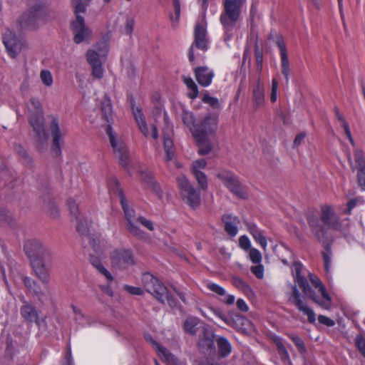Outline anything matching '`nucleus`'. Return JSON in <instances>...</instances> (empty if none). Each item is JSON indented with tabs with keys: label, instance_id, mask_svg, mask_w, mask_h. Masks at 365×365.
I'll list each match as a JSON object with an SVG mask.
<instances>
[{
	"label": "nucleus",
	"instance_id": "1",
	"mask_svg": "<svg viewBox=\"0 0 365 365\" xmlns=\"http://www.w3.org/2000/svg\"><path fill=\"white\" fill-rule=\"evenodd\" d=\"M101 115L104 121L108 123L106 129L107 134L109 137L110 143L113 148V152L116 158H118L121 165L126 168L129 163V153L124 142L115 135L110 123L113 121L112 104L109 98L104 96L101 103Z\"/></svg>",
	"mask_w": 365,
	"mask_h": 365
},
{
	"label": "nucleus",
	"instance_id": "2",
	"mask_svg": "<svg viewBox=\"0 0 365 365\" xmlns=\"http://www.w3.org/2000/svg\"><path fill=\"white\" fill-rule=\"evenodd\" d=\"M29 122L34 133V140L36 149L44 151L48 147V134L44 125L43 109L40 101L31 98L28 105Z\"/></svg>",
	"mask_w": 365,
	"mask_h": 365
},
{
	"label": "nucleus",
	"instance_id": "3",
	"mask_svg": "<svg viewBox=\"0 0 365 365\" xmlns=\"http://www.w3.org/2000/svg\"><path fill=\"white\" fill-rule=\"evenodd\" d=\"M246 0H224L220 21L224 31V40L230 41L236 34L241 20V9Z\"/></svg>",
	"mask_w": 365,
	"mask_h": 365
},
{
	"label": "nucleus",
	"instance_id": "4",
	"mask_svg": "<svg viewBox=\"0 0 365 365\" xmlns=\"http://www.w3.org/2000/svg\"><path fill=\"white\" fill-rule=\"evenodd\" d=\"M308 222L317 238L321 241L326 235L327 229L339 230L341 225L334 209L331 205H324L321 207L320 220L317 217L311 215Z\"/></svg>",
	"mask_w": 365,
	"mask_h": 365
},
{
	"label": "nucleus",
	"instance_id": "5",
	"mask_svg": "<svg viewBox=\"0 0 365 365\" xmlns=\"http://www.w3.org/2000/svg\"><path fill=\"white\" fill-rule=\"evenodd\" d=\"M120 199L126 220L128 231L130 235L139 240H146L148 236L140 228L139 225H141L149 231H153L155 230L153 222L143 216H136L134 210L128 206L122 192H120Z\"/></svg>",
	"mask_w": 365,
	"mask_h": 365
},
{
	"label": "nucleus",
	"instance_id": "6",
	"mask_svg": "<svg viewBox=\"0 0 365 365\" xmlns=\"http://www.w3.org/2000/svg\"><path fill=\"white\" fill-rule=\"evenodd\" d=\"M142 283L145 289L151 294L158 301L167 304L170 307L177 304L175 299L170 295L167 287L156 277L150 273L142 276Z\"/></svg>",
	"mask_w": 365,
	"mask_h": 365
},
{
	"label": "nucleus",
	"instance_id": "7",
	"mask_svg": "<svg viewBox=\"0 0 365 365\" xmlns=\"http://www.w3.org/2000/svg\"><path fill=\"white\" fill-rule=\"evenodd\" d=\"M72 5L74 7L76 20L71 24L73 34V41L76 43H81L88 41L92 36V32L85 24V20L80 14L86 12V6L81 4V0H72Z\"/></svg>",
	"mask_w": 365,
	"mask_h": 365
},
{
	"label": "nucleus",
	"instance_id": "8",
	"mask_svg": "<svg viewBox=\"0 0 365 365\" xmlns=\"http://www.w3.org/2000/svg\"><path fill=\"white\" fill-rule=\"evenodd\" d=\"M72 5L74 7L76 20L71 24L73 34V41L76 43H81L88 41L92 36V32L85 24V20L80 14L86 12V6L81 4V0H72Z\"/></svg>",
	"mask_w": 365,
	"mask_h": 365
},
{
	"label": "nucleus",
	"instance_id": "9",
	"mask_svg": "<svg viewBox=\"0 0 365 365\" xmlns=\"http://www.w3.org/2000/svg\"><path fill=\"white\" fill-rule=\"evenodd\" d=\"M47 21V13L41 6L31 7L19 19L17 26L19 30L34 31Z\"/></svg>",
	"mask_w": 365,
	"mask_h": 365
},
{
	"label": "nucleus",
	"instance_id": "10",
	"mask_svg": "<svg viewBox=\"0 0 365 365\" xmlns=\"http://www.w3.org/2000/svg\"><path fill=\"white\" fill-rule=\"evenodd\" d=\"M108 46L106 42L97 43L94 48L89 49L86 53V58L89 65L91 66V74L94 78H102L104 70L103 63L106 61Z\"/></svg>",
	"mask_w": 365,
	"mask_h": 365
},
{
	"label": "nucleus",
	"instance_id": "11",
	"mask_svg": "<svg viewBox=\"0 0 365 365\" xmlns=\"http://www.w3.org/2000/svg\"><path fill=\"white\" fill-rule=\"evenodd\" d=\"M48 130L52 138L51 152L54 157L61 154V144L63 137L67 133L66 128L61 123L60 118L57 115H50Z\"/></svg>",
	"mask_w": 365,
	"mask_h": 365
},
{
	"label": "nucleus",
	"instance_id": "12",
	"mask_svg": "<svg viewBox=\"0 0 365 365\" xmlns=\"http://www.w3.org/2000/svg\"><path fill=\"white\" fill-rule=\"evenodd\" d=\"M24 252L31 264L45 261L51 257L50 250L41 241L36 238H30L25 241Z\"/></svg>",
	"mask_w": 365,
	"mask_h": 365
},
{
	"label": "nucleus",
	"instance_id": "13",
	"mask_svg": "<svg viewBox=\"0 0 365 365\" xmlns=\"http://www.w3.org/2000/svg\"><path fill=\"white\" fill-rule=\"evenodd\" d=\"M177 181L183 202L193 210L199 207L201 203L200 191L195 188L185 176L179 177Z\"/></svg>",
	"mask_w": 365,
	"mask_h": 365
},
{
	"label": "nucleus",
	"instance_id": "14",
	"mask_svg": "<svg viewBox=\"0 0 365 365\" xmlns=\"http://www.w3.org/2000/svg\"><path fill=\"white\" fill-rule=\"evenodd\" d=\"M216 177L233 194L240 198H247V192L232 172L225 168L219 169Z\"/></svg>",
	"mask_w": 365,
	"mask_h": 365
},
{
	"label": "nucleus",
	"instance_id": "15",
	"mask_svg": "<svg viewBox=\"0 0 365 365\" xmlns=\"http://www.w3.org/2000/svg\"><path fill=\"white\" fill-rule=\"evenodd\" d=\"M194 35L195 41L191 45L188 53L190 62H193L195 58V48H198L202 52L206 51L208 48V43L206 38V25L205 22L201 21L196 24Z\"/></svg>",
	"mask_w": 365,
	"mask_h": 365
},
{
	"label": "nucleus",
	"instance_id": "16",
	"mask_svg": "<svg viewBox=\"0 0 365 365\" xmlns=\"http://www.w3.org/2000/svg\"><path fill=\"white\" fill-rule=\"evenodd\" d=\"M112 266L115 268L124 269L135 264L133 251L130 249H116L110 255Z\"/></svg>",
	"mask_w": 365,
	"mask_h": 365
},
{
	"label": "nucleus",
	"instance_id": "17",
	"mask_svg": "<svg viewBox=\"0 0 365 365\" xmlns=\"http://www.w3.org/2000/svg\"><path fill=\"white\" fill-rule=\"evenodd\" d=\"M309 279L312 284V285L315 288L319 289V292L321 293L322 296V299H319L316 295L315 292L312 289V293L311 294H304L307 297L313 300L315 303H317L319 306L324 309H329L331 305V298L327 293L324 286L322 284L320 279L316 277L315 275L309 273Z\"/></svg>",
	"mask_w": 365,
	"mask_h": 365
},
{
	"label": "nucleus",
	"instance_id": "18",
	"mask_svg": "<svg viewBox=\"0 0 365 365\" xmlns=\"http://www.w3.org/2000/svg\"><path fill=\"white\" fill-rule=\"evenodd\" d=\"M3 43L9 56L11 58H16L24 47V41L10 29H6L5 31Z\"/></svg>",
	"mask_w": 365,
	"mask_h": 365
},
{
	"label": "nucleus",
	"instance_id": "19",
	"mask_svg": "<svg viewBox=\"0 0 365 365\" xmlns=\"http://www.w3.org/2000/svg\"><path fill=\"white\" fill-rule=\"evenodd\" d=\"M218 118L214 115H207L197 124L193 132V137H200L214 135L217 130Z\"/></svg>",
	"mask_w": 365,
	"mask_h": 365
},
{
	"label": "nucleus",
	"instance_id": "20",
	"mask_svg": "<svg viewBox=\"0 0 365 365\" xmlns=\"http://www.w3.org/2000/svg\"><path fill=\"white\" fill-rule=\"evenodd\" d=\"M67 206L71 217L77 223L78 232L82 235L87 234L91 225V221L81 216L78 210V205L75 200L69 199L67 202Z\"/></svg>",
	"mask_w": 365,
	"mask_h": 365
},
{
	"label": "nucleus",
	"instance_id": "21",
	"mask_svg": "<svg viewBox=\"0 0 365 365\" xmlns=\"http://www.w3.org/2000/svg\"><path fill=\"white\" fill-rule=\"evenodd\" d=\"M292 293L290 295L289 300L304 314L307 316V319L309 323H314L316 321V314L314 312L305 304L301 297V294L295 285L291 286Z\"/></svg>",
	"mask_w": 365,
	"mask_h": 365
},
{
	"label": "nucleus",
	"instance_id": "22",
	"mask_svg": "<svg viewBox=\"0 0 365 365\" xmlns=\"http://www.w3.org/2000/svg\"><path fill=\"white\" fill-rule=\"evenodd\" d=\"M133 113L139 129L143 135L145 137H149L150 135L152 138L157 139L158 137L157 127L153 124L151 125V133L150 132L141 109L139 108H133Z\"/></svg>",
	"mask_w": 365,
	"mask_h": 365
},
{
	"label": "nucleus",
	"instance_id": "23",
	"mask_svg": "<svg viewBox=\"0 0 365 365\" xmlns=\"http://www.w3.org/2000/svg\"><path fill=\"white\" fill-rule=\"evenodd\" d=\"M303 265L299 262H295L292 266V272L294 277L295 283L298 284L299 288L302 290L304 294H311L312 289L309 286L304 275L302 274Z\"/></svg>",
	"mask_w": 365,
	"mask_h": 365
},
{
	"label": "nucleus",
	"instance_id": "24",
	"mask_svg": "<svg viewBox=\"0 0 365 365\" xmlns=\"http://www.w3.org/2000/svg\"><path fill=\"white\" fill-rule=\"evenodd\" d=\"M194 73L197 83L203 86H209L215 76L213 71L207 66H199L194 69Z\"/></svg>",
	"mask_w": 365,
	"mask_h": 365
},
{
	"label": "nucleus",
	"instance_id": "25",
	"mask_svg": "<svg viewBox=\"0 0 365 365\" xmlns=\"http://www.w3.org/2000/svg\"><path fill=\"white\" fill-rule=\"evenodd\" d=\"M146 340L150 343L153 348L157 351L159 357L165 362L170 364H177L178 359L177 357L170 352L166 348L160 346L151 337H146Z\"/></svg>",
	"mask_w": 365,
	"mask_h": 365
},
{
	"label": "nucleus",
	"instance_id": "26",
	"mask_svg": "<svg viewBox=\"0 0 365 365\" xmlns=\"http://www.w3.org/2000/svg\"><path fill=\"white\" fill-rule=\"evenodd\" d=\"M246 227L255 241L265 251L267 247V240L264 236V231L261 230L256 224L247 222Z\"/></svg>",
	"mask_w": 365,
	"mask_h": 365
},
{
	"label": "nucleus",
	"instance_id": "27",
	"mask_svg": "<svg viewBox=\"0 0 365 365\" xmlns=\"http://www.w3.org/2000/svg\"><path fill=\"white\" fill-rule=\"evenodd\" d=\"M222 220L225 224V230L230 237H235L238 232L237 225L240 220L231 214H225Z\"/></svg>",
	"mask_w": 365,
	"mask_h": 365
},
{
	"label": "nucleus",
	"instance_id": "28",
	"mask_svg": "<svg viewBox=\"0 0 365 365\" xmlns=\"http://www.w3.org/2000/svg\"><path fill=\"white\" fill-rule=\"evenodd\" d=\"M252 101L255 109L261 108L264 103V85L259 77H258L253 88Z\"/></svg>",
	"mask_w": 365,
	"mask_h": 365
},
{
	"label": "nucleus",
	"instance_id": "29",
	"mask_svg": "<svg viewBox=\"0 0 365 365\" xmlns=\"http://www.w3.org/2000/svg\"><path fill=\"white\" fill-rule=\"evenodd\" d=\"M21 317L29 322H36L38 318V314L32 304L24 301V305L20 309Z\"/></svg>",
	"mask_w": 365,
	"mask_h": 365
},
{
	"label": "nucleus",
	"instance_id": "30",
	"mask_svg": "<svg viewBox=\"0 0 365 365\" xmlns=\"http://www.w3.org/2000/svg\"><path fill=\"white\" fill-rule=\"evenodd\" d=\"M214 335L207 330L203 331V335L198 341V346L202 351H212L215 348Z\"/></svg>",
	"mask_w": 365,
	"mask_h": 365
},
{
	"label": "nucleus",
	"instance_id": "31",
	"mask_svg": "<svg viewBox=\"0 0 365 365\" xmlns=\"http://www.w3.org/2000/svg\"><path fill=\"white\" fill-rule=\"evenodd\" d=\"M181 120L185 127H187L193 135L194 130L196 129L197 123L196 118L192 112L183 109L180 114Z\"/></svg>",
	"mask_w": 365,
	"mask_h": 365
},
{
	"label": "nucleus",
	"instance_id": "32",
	"mask_svg": "<svg viewBox=\"0 0 365 365\" xmlns=\"http://www.w3.org/2000/svg\"><path fill=\"white\" fill-rule=\"evenodd\" d=\"M217 346L219 356L221 358L227 357L232 352V346L229 340L224 336H220L217 339Z\"/></svg>",
	"mask_w": 365,
	"mask_h": 365
},
{
	"label": "nucleus",
	"instance_id": "33",
	"mask_svg": "<svg viewBox=\"0 0 365 365\" xmlns=\"http://www.w3.org/2000/svg\"><path fill=\"white\" fill-rule=\"evenodd\" d=\"M198 146V153L201 155H205L208 154L212 148V144L209 140L208 137L206 136H200V137H193Z\"/></svg>",
	"mask_w": 365,
	"mask_h": 365
},
{
	"label": "nucleus",
	"instance_id": "34",
	"mask_svg": "<svg viewBox=\"0 0 365 365\" xmlns=\"http://www.w3.org/2000/svg\"><path fill=\"white\" fill-rule=\"evenodd\" d=\"M43 262L44 261H41L34 262V264H31L40 280L43 283H48L49 282L50 277L48 272L45 268Z\"/></svg>",
	"mask_w": 365,
	"mask_h": 365
},
{
	"label": "nucleus",
	"instance_id": "35",
	"mask_svg": "<svg viewBox=\"0 0 365 365\" xmlns=\"http://www.w3.org/2000/svg\"><path fill=\"white\" fill-rule=\"evenodd\" d=\"M184 83L186 85L189 90L187 96L191 99H195L198 96V88L196 83L194 82L191 77L182 76Z\"/></svg>",
	"mask_w": 365,
	"mask_h": 365
},
{
	"label": "nucleus",
	"instance_id": "36",
	"mask_svg": "<svg viewBox=\"0 0 365 365\" xmlns=\"http://www.w3.org/2000/svg\"><path fill=\"white\" fill-rule=\"evenodd\" d=\"M164 149L165 152V160L171 161L175 158V151L173 150V142L169 136L164 135Z\"/></svg>",
	"mask_w": 365,
	"mask_h": 365
},
{
	"label": "nucleus",
	"instance_id": "37",
	"mask_svg": "<svg viewBox=\"0 0 365 365\" xmlns=\"http://www.w3.org/2000/svg\"><path fill=\"white\" fill-rule=\"evenodd\" d=\"M173 6L174 9V14H171L170 15V20L172 26L173 28H176L178 26L180 16V1L173 0Z\"/></svg>",
	"mask_w": 365,
	"mask_h": 365
},
{
	"label": "nucleus",
	"instance_id": "38",
	"mask_svg": "<svg viewBox=\"0 0 365 365\" xmlns=\"http://www.w3.org/2000/svg\"><path fill=\"white\" fill-rule=\"evenodd\" d=\"M23 282L25 286L31 292H34V294H36L40 300L42 299L43 293L38 289V287H37L36 283L32 279L29 277H24L23 278Z\"/></svg>",
	"mask_w": 365,
	"mask_h": 365
},
{
	"label": "nucleus",
	"instance_id": "39",
	"mask_svg": "<svg viewBox=\"0 0 365 365\" xmlns=\"http://www.w3.org/2000/svg\"><path fill=\"white\" fill-rule=\"evenodd\" d=\"M199 324V319L197 317H188L184 323V329L187 333L195 335L197 332L196 327Z\"/></svg>",
	"mask_w": 365,
	"mask_h": 365
},
{
	"label": "nucleus",
	"instance_id": "40",
	"mask_svg": "<svg viewBox=\"0 0 365 365\" xmlns=\"http://www.w3.org/2000/svg\"><path fill=\"white\" fill-rule=\"evenodd\" d=\"M199 186V189L205 191L207 190L208 187V182H207V177L205 175V173H192Z\"/></svg>",
	"mask_w": 365,
	"mask_h": 365
},
{
	"label": "nucleus",
	"instance_id": "41",
	"mask_svg": "<svg viewBox=\"0 0 365 365\" xmlns=\"http://www.w3.org/2000/svg\"><path fill=\"white\" fill-rule=\"evenodd\" d=\"M92 264L98 270L100 273L105 276L108 281H112L113 277L112 274L103 267V265L97 259H91Z\"/></svg>",
	"mask_w": 365,
	"mask_h": 365
},
{
	"label": "nucleus",
	"instance_id": "42",
	"mask_svg": "<svg viewBox=\"0 0 365 365\" xmlns=\"http://www.w3.org/2000/svg\"><path fill=\"white\" fill-rule=\"evenodd\" d=\"M92 264L98 270L100 273L105 276L108 281H112L113 277L112 274L103 267V265L97 259H91Z\"/></svg>",
	"mask_w": 365,
	"mask_h": 365
},
{
	"label": "nucleus",
	"instance_id": "43",
	"mask_svg": "<svg viewBox=\"0 0 365 365\" xmlns=\"http://www.w3.org/2000/svg\"><path fill=\"white\" fill-rule=\"evenodd\" d=\"M92 264L98 270L100 273L105 276L108 281H112L113 277L112 274L103 267V265L97 259H91Z\"/></svg>",
	"mask_w": 365,
	"mask_h": 365
},
{
	"label": "nucleus",
	"instance_id": "44",
	"mask_svg": "<svg viewBox=\"0 0 365 365\" xmlns=\"http://www.w3.org/2000/svg\"><path fill=\"white\" fill-rule=\"evenodd\" d=\"M40 79L42 83L46 86L50 87L53 85V76L48 70H42L40 72Z\"/></svg>",
	"mask_w": 365,
	"mask_h": 365
},
{
	"label": "nucleus",
	"instance_id": "45",
	"mask_svg": "<svg viewBox=\"0 0 365 365\" xmlns=\"http://www.w3.org/2000/svg\"><path fill=\"white\" fill-rule=\"evenodd\" d=\"M207 164V161L202 158L194 160L190 168L191 173H202V170L206 168Z\"/></svg>",
	"mask_w": 365,
	"mask_h": 365
},
{
	"label": "nucleus",
	"instance_id": "46",
	"mask_svg": "<svg viewBox=\"0 0 365 365\" xmlns=\"http://www.w3.org/2000/svg\"><path fill=\"white\" fill-rule=\"evenodd\" d=\"M207 287L208 289L215 293L218 296H225L226 294L225 289L217 284L213 282H208L207 284Z\"/></svg>",
	"mask_w": 365,
	"mask_h": 365
},
{
	"label": "nucleus",
	"instance_id": "47",
	"mask_svg": "<svg viewBox=\"0 0 365 365\" xmlns=\"http://www.w3.org/2000/svg\"><path fill=\"white\" fill-rule=\"evenodd\" d=\"M331 253L329 248L327 247L325 249V251L322 253L324 264V269L327 273H329L330 271L331 261Z\"/></svg>",
	"mask_w": 365,
	"mask_h": 365
},
{
	"label": "nucleus",
	"instance_id": "48",
	"mask_svg": "<svg viewBox=\"0 0 365 365\" xmlns=\"http://www.w3.org/2000/svg\"><path fill=\"white\" fill-rule=\"evenodd\" d=\"M202 101L204 103L209 104L213 108H220V105L219 100L215 97H212L208 94H205Z\"/></svg>",
	"mask_w": 365,
	"mask_h": 365
},
{
	"label": "nucleus",
	"instance_id": "49",
	"mask_svg": "<svg viewBox=\"0 0 365 365\" xmlns=\"http://www.w3.org/2000/svg\"><path fill=\"white\" fill-rule=\"evenodd\" d=\"M249 257L250 260L255 264H259L262 262V254L256 248L250 249Z\"/></svg>",
	"mask_w": 365,
	"mask_h": 365
},
{
	"label": "nucleus",
	"instance_id": "50",
	"mask_svg": "<svg viewBox=\"0 0 365 365\" xmlns=\"http://www.w3.org/2000/svg\"><path fill=\"white\" fill-rule=\"evenodd\" d=\"M135 26V19L133 17H127L125 23L123 33L130 36Z\"/></svg>",
	"mask_w": 365,
	"mask_h": 365
},
{
	"label": "nucleus",
	"instance_id": "51",
	"mask_svg": "<svg viewBox=\"0 0 365 365\" xmlns=\"http://www.w3.org/2000/svg\"><path fill=\"white\" fill-rule=\"evenodd\" d=\"M354 159L358 165V170H365V160L362 152L356 150L354 153Z\"/></svg>",
	"mask_w": 365,
	"mask_h": 365
},
{
	"label": "nucleus",
	"instance_id": "52",
	"mask_svg": "<svg viewBox=\"0 0 365 365\" xmlns=\"http://www.w3.org/2000/svg\"><path fill=\"white\" fill-rule=\"evenodd\" d=\"M255 56L257 71L261 72L262 70L263 56L257 45H256L255 48Z\"/></svg>",
	"mask_w": 365,
	"mask_h": 365
},
{
	"label": "nucleus",
	"instance_id": "53",
	"mask_svg": "<svg viewBox=\"0 0 365 365\" xmlns=\"http://www.w3.org/2000/svg\"><path fill=\"white\" fill-rule=\"evenodd\" d=\"M290 338L293 341V342L295 344V345L297 346L299 351L301 353H304L306 351L304 344L303 341L301 339L300 337L296 335H292L290 336Z\"/></svg>",
	"mask_w": 365,
	"mask_h": 365
},
{
	"label": "nucleus",
	"instance_id": "54",
	"mask_svg": "<svg viewBox=\"0 0 365 365\" xmlns=\"http://www.w3.org/2000/svg\"><path fill=\"white\" fill-rule=\"evenodd\" d=\"M239 244L240 247L245 250L251 249L250 240L246 235L241 236L239 238Z\"/></svg>",
	"mask_w": 365,
	"mask_h": 365
},
{
	"label": "nucleus",
	"instance_id": "55",
	"mask_svg": "<svg viewBox=\"0 0 365 365\" xmlns=\"http://www.w3.org/2000/svg\"><path fill=\"white\" fill-rule=\"evenodd\" d=\"M356 344L359 351L365 358V339L361 336H358L356 339Z\"/></svg>",
	"mask_w": 365,
	"mask_h": 365
},
{
	"label": "nucleus",
	"instance_id": "56",
	"mask_svg": "<svg viewBox=\"0 0 365 365\" xmlns=\"http://www.w3.org/2000/svg\"><path fill=\"white\" fill-rule=\"evenodd\" d=\"M124 289L130 294L134 295H142L143 294V290L140 287L125 285Z\"/></svg>",
	"mask_w": 365,
	"mask_h": 365
},
{
	"label": "nucleus",
	"instance_id": "57",
	"mask_svg": "<svg viewBox=\"0 0 365 365\" xmlns=\"http://www.w3.org/2000/svg\"><path fill=\"white\" fill-rule=\"evenodd\" d=\"M338 118H339V120H341L342 124H343V128L344 130V133L346 135L347 138H349V141L353 144L354 140L351 137V131H350V129L349 128L347 123L344 120V119L340 115H338Z\"/></svg>",
	"mask_w": 365,
	"mask_h": 365
},
{
	"label": "nucleus",
	"instance_id": "58",
	"mask_svg": "<svg viewBox=\"0 0 365 365\" xmlns=\"http://www.w3.org/2000/svg\"><path fill=\"white\" fill-rule=\"evenodd\" d=\"M251 272L259 279L263 277L264 268L261 264H258L251 267Z\"/></svg>",
	"mask_w": 365,
	"mask_h": 365
},
{
	"label": "nucleus",
	"instance_id": "59",
	"mask_svg": "<svg viewBox=\"0 0 365 365\" xmlns=\"http://www.w3.org/2000/svg\"><path fill=\"white\" fill-rule=\"evenodd\" d=\"M318 320L321 324L327 327H333L335 325V322L333 319L324 315H319L318 317Z\"/></svg>",
	"mask_w": 365,
	"mask_h": 365
},
{
	"label": "nucleus",
	"instance_id": "60",
	"mask_svg": "<svg viewBox=\"0 0 365 365\" xmlns=\"http://www.w3.org/2000/svg\"><path fill=\"white\" fill-rule=\"evenodd\" d=\"M359 184L363 190H365V170H358Z\"/></svg>",
	"mask_w": 365,
	"mask_h": 365
},
{
	"label": "nucleus",
	"instance_id": "61",
	"mask_svg": "<svg viewBox=\"0 0 365 365\" xmlns=\"http://www.w3.org/2000/svg\"><path fill=\"white\" fill-rule=\"evenodd\" d=\"M237 307L240 311L244 312H247L249 310V307L247 306L245 301L242 299H237Z\"/></svg>",
	"mask_w": 365,
	"mask_h": 365
},
{
	"label": "nucleus",
	"instance_id": "62",
	"mask_svg": "<svg viewBox=\"0 0 365 365\" xmlns=\"http://www.w3.org/2000/svg\"><path fill=\"white\" fill-rule=\"evenodd\" d=\"M233 284L235 287H237L239 289H243L249 287L248 285L244 281H242L241 279L238 277H235L233 279Z\"/></svg>",
	"mask_w": 365,
	"mask_h": 365
},
{
	"label": "nucleus",
	"instance_id": "63",
	"mask_svg": "<svg viewBox=\"0 0 365 365\" xmlns=\"http://www.w3.org/2000/svg\"><path fill=\"white\" fill-rule=\"evenodd\" d=\"M305 133H301L299 134H298L295 138H294V146H298L301 144V143L303 141V140L305 138Z\"/></svg>",
	"mask_w": 365,
	"mask_h": 365
},
{
	"label": "nucleus",
	"instance_id": "64",
	"mask_svg": "<svg viewBox=\"0 0 365 365\" xmlns=\"http://www.w3.org/2000/svg\"><path fill=\"white\" fill-rule=\"evenodd\" d=\"M278 353L282 359L287 360L289 359V354H288L285 346L281 347L280 349H279Z\"/></svg>",
	"mask_w": 365,
	"mask_h": 365
}]
</instances>
